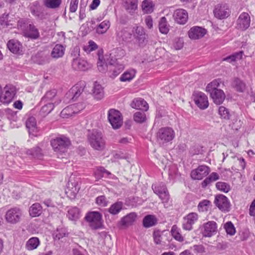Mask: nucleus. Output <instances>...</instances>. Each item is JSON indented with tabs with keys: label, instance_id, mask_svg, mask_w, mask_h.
Wrapping results in <instances>:
<instances>
[{
	"label": "nucleus",
	"instance_id": "1",
	"mask_svg": "<svg viewBox=\"0 0 255 255\" xmlns=\"http://www.w3.org/2000/svg\"><path fill=\"white\" fill-rule=\"evenodd\" d=\"M221 83V79H215L206 87V91L210 94L214 103L217 105L221 104L225 99V94L223 91L218 89Z\"/></svg>",
	"mask_w": 255,
	"mask_h": 255
},
{
	"label": "nucleus",
	"instance_id": "2",
	"mask_svg": "<svg viewBox=\"0 0 255 255\" xmlns=\"http://www.w3.org/2000/svg\"><path fill=\"white\" fill-rule=\"evenodd\" d=\"M97 66L99 70L101 72H105L109 70L112 72V76L115 77L120 74L124 69V64L121 62H116L114 64L105 63L99 57V61L97 62Z\"/></svg>",
	"mask_w": 255,
	"mask_h": 255
},
{
	"label": "nucleus",
	"instance_id": "3",
	"mask_svg": "<svg viewBox=\"0 0 255 255\" xmlns=\"http://www.w3.org/2000/svg\"><path fill=\"white\" fill-rule=\"evenodd\" d=\"M175 132L170 127H163L158 129L156 133L157 141L160 145H163L171 142L174 138Z\"/></svg>",
	"mask_w": 255,
	"mask_h": 255
},
{
	"label": "nucleus",
	"instance_id": "4",
	"mask_svg": "<svg viewBox=\"0 0 255 255\" xmlns=\"http://www.w3.org/2000/svg\"><path fill=\"white\" fill-rule=\"evenodd\" d=\"M91 146L95 150H102L105 147L106 141L101 132L93 130L88 136Z\"/></svg>",
	"mask_w": 255,
	"mask_h": 255
},
{
	"label": "nucleus",
	"instance_id": "5",
	"mask_svg": "<svg viewBox=\"0 0 255 255\" xmlns=\"http://www.w3.org/2000/svg\"><path fill=\"white\" fill-rule=\"evenodd\" d=\"M17 26L18 28L23 30V35L25 37L32 39H37L40 36L38 30L32 23L25 22L22 20H19Z\"/></svg>",
	"mask_w": 255,
	"mask_h": 255
},
{
	"label": "nucleus",
	"instance_id": "6",
	"mask_svg": "<svg viewBox=\"0 0 255 255\" xmlns=\"http://www.w3.org/2000/svg\"><path fill=\"white\" fill-rule=\"evenodd\" d=\"M23 212L21 209L17 207L11 208L8 210L5 215L6 221L11 224L19 222L22 217Z\"/></svg>",
	"mask_w": 255,
	"mask_h": 255
},
{
	"label": "nucleus",
	"instance_id": "7",
	"mask_svg": "<svg viewBox=\"0 0 255 255\" xmlns=\"http://www.w3.org/2000/svg\"><path fill=\"white\" fill-rule=\"evenodd\" d=\"M70 144L69 139L64 136L58 137L51 140V145L55 151L64 153Z\"/></svg>",
	"mask_w": 255,
	"mask_h": 255
},
{
	"label": "nucleus",
	"instance_id": "8",
	"mask_svg": "<svg viewBox=\"0 0 255 255\" xmlns=\"http://www.w3.org/2000/svg\"><path fill=\"white\" fill-rule=\"evenodd\" d=\"M102 216L98 212H91L87 214L85 220L89 223L90 226L93 229L100 228L102 225Z\"/></svg>",
	"mask_w": 255,
	"mask_h": 255
},
{
	"label": "nucleus",
	"instance_id": "9",
	"mask_svg": "<svg viewBox=\"0 0 255 255\" xmlns=\"http://www.w3.org/2000/svg\"><path fill=\"white\" fill-rule=\"evenodd\" d=\"M108 120L113 128H119L123 124V117L121 113L115 109H110L108 112Z\"/></svg>",
	"mask_w": 255,
	"mask_h": 255
},
{
	"label": "nucleus",
	"instance_id": "10",
	"mask_svg": "<svg viewBox=\"0 0 255 255\" xmlns=\"http://www.w3.org/2000/svg\"><path fill=\"white\" fill-rule=\"evenodd\" d=\"M16 94L15 88L11 85L4 87L0 95V102L7 105L13 100Z\"/></svg>",
	"mask_w": 255,
	"mask_h": 255
},
{
	"label": "nucleus",
	"instance_id": "11",
	"mask_svg": "<svg viewBox=\"0 0 255 255\" xmlns=\"http://www.w3.org/2000/svg\"><path fill=\"white\" fill-rule=\"evenodd\" d=\"M210 172V168L208 166L202 165L192 170L191 177L194 180H201L206 177Z\"/></svg>",
	"mask_w": 255,
	"mask_h": 255
},
{
	"label": "nucleus",
	"instance_id": "12",
	"mask_svg": "<svg viewBox=\"0 0 255 255\" xmlns=\"http://www.w3.org/2000/svg\"><path fill=\"white\" fill-rule=\"evenodd\" d=\"M217 232V225L214 221H209L203 224L201 233L203 237H211Z\"/></svg>",
	"mask_w": 255,
	"mask_h": 255
},
{
	"label": "nucleus",
	"instance_id": "13",
	"mask_svg": "<svg viewBox=\"0 0 255 255\" xmlns=\"http://www.w3.org/2000/svg\"><path fill=\"white\" fill-rule=\"evenodd\" d=\"M214 203L222 212H228L230 210V203L228 198L224 195H219L216 197Z\"/></svg>",
	"mask_w": 255,
	"mask_h": 255
},
{
	"label": "nucleus",
	"instance_id": "14",
	"mask_svg": "<svg viewBox=\"0 0 255 255\" xmlns=\"http://www.w3.org/2000/svg\"><path fill=\"white\" fill-rule=\"evenodd\" d=\"M80 188V187L77 181L71 180L67 184L65 193L70 199H74L76 198Z\"/></svg>",
	"mask_w": 255,
	"mask_h": 255
},
{
	"label": "nucleus",
	"instance_id": "15",
	"mask_svg": "<svg viewBox=\"0 0 255 255\" xmlns=\"http://www.w3.org/2000/svg\"><path fill=\"white\" fill-rule=\"evenodd\" d=\"M133 37L140 46L144 45L147 42V35L144 29L141 26H137L132 30Z\"/></svg>",
	"mask_w": 255,
	"mask_h": 255
},
{
	"label": "nucleus",
	"instance_id": "16",
	"mask_svg": "<svg viewBox=\"0 0 255 255\" xmlns=\"http://www.w3.org/2000/svg\"><path fill=\"white\" fill-rule=\"evenodd\" d=\"M125 55V50L120 48H115L111 51L109 58L106 59L107 64H114L116 62H120L119 60Z\"/></svg>",
	"mask_w": 255,
	"mask_h": 255
},
{
	"label": "nucleus",
	"instance_id": "17",
	"mask_svg": "<svg viewBox=\"0 0 255 255\" xmlns=\"http://www.w3.org/2000/svg\"><path fill=\"white\" fill-rule=\"evenodd\" d=\"M198 215L195 212H191L187 214L184 218L183 228L184 230L190 231L193 228V225L197 221Z\"/></svg>",
	"mask_w": 255,
	"mask_h": 255
},
{
	"label": "nucleus",
	"instance_id": "18",
	"mask_svg": "<svg viewBox=\"0 0 255 255\" xmlns=\"http://www.w3.org/2000/svg\"><path fill=\"white\" fill-rule=\"evenodd\" d=\"M194 101L197 106L201 109H206L208 106V98L202 92H197L194 95Z\"/></svg>",
	"mask_w": 255,
	"mask_h": 255
},
{
	"label": "nucleus",
	"instance_id": "19",
	"mask_svg": "<svg viewBox=\"0 0 255 255\" xmlns=\"http://www.w3.org/2000/svg\"><path fill=\"white\" fill-rule=\"evenodd\" d=\"M207 33V30L200 26H193L188 31V34L191 39L196 40L202 38Z\"/></svg>",
	"mask_w": 255,
	"mask_h": 255
},
{
	"label": "nucleus",
	"instance_id": "20",
	"mask_svg": "<svg viewBox=\"0 0 255 255\" xmlns=\"http://www.w3.org/2000/svg\"><path fill=\"white\" fill-rule=\"evenodd\" d=\"M137 218V215L134 212H131L126 216L123 217L121 219L119 224L121 226L127 228L132 225L135 221Z\"/></svg>",
	"mask_w": 255,
	"mask_h": 255
},
{
	"label": "nucleus",
	"instance_id": "21",
	"mask_svg": "<svg viewBox=\"0 0 255 255\" xmlns=\"http://www.w3.org/2000/svg\"><path fill=\"white\" fill-rule=\"evenodd\" d=\"M72 68L76 71H86L89 68L88 62L80 58L72 60Z\"/></svg>",
	"mask_w": 255,
	"mask_h": 255
},
{
	"label": "nucleus",
	"instance_id": "22",
	"mask_svg": "<svg viewBox=\"0 0 255 255\" xmlns=\"http://www.w3.org/2000/svg\"><path fill=\"white\" fill-rule=\"evenodd\" d=\"M83 90V86L77 84L70 89L67 93L66 95L67 97L71 98L73 101H75L82 93Z\"/></svg>",
	"mask_w": 255,
	"mask_h": 255
},
{
	"label": "nucleus",
	"instance_id": "23",
	"mask_svg": "<svg viewBox=\"0 0 255 255\" xmlns=\"http://www.w3.org/2000/svg\"><path fill=\"white\" fill-rule=\"evenodd\" d=\"M7 46L8 49L13 53L20 54L22 51V45L15 39L9 40L7 43Z\"/></svg>",
	"mask_w": 255,
	"mask_h": 255
},
{
	"label": "nucleus",
	"instance_id": "24",
	"mask_svg": "<svg viewBox=\"0 0 255 255\" xmlns=\"http://www.w3.org/2000/svg\"><path fill=\"white\" fill-rule=\"evenodd\" d=\"M213 12L214 16H229L231 11L226 4H218L215 6Z\"/></svg>",
	"mask_w": 255,
	"mask_h": 255
},
{
	"label": "nucleus",
	"instance_id": "25",
	"mask_svg": "<svg viewBox=\"0 0 255 255\" xmlns=\"http://www.w3.org/2000/svg\"><path fill=\"white\" fill-rule=\"evenodd\" d=\"M131 106L133 108L144 111H147L149 108L147 103L144 99L141 98L133 100L131 104Z\"/></svg>",
	"mask_w": 255,
	"mask_h": 255
},
{
	"label": "nucleus",
	"instance_id": "26",
	"mask_svg": "<svg viewBox=\"0 0 255 255\" xmlns=\"http://www.w3.org/2000/svg\"><path fill=\"white\" fill-rule=\"evenodd\" d=\"M92 94L95 99L99 100L104 96V89L97 82H95L92 90Z\"/></svg>",
	"mask_w": 255,
	"mask_h": 255
},
{
	"label": "nucleus",
	"instance_id": "27",
	"mask_svg": "<svg viewBox=\"0 0 255 255\" xmlns=\"http://www.w3.org/2000/svg\"><path fill=\"white\" fill-rule=\"evenodd\" d=\"M163 13L166 16L172 15L173 16H187V12L182 8L175 10L173 7L167 8L163 11Z\"/></svg>",
	"mask_w": 255,
	"mask_h": 255
},
{
	"label": "nucleus",
	"instance_id": "28",
	"mask_svg": "<svg viewBox=\"0 0 255 255\" xmlns=\"http://www.w3.org/2000/svg\"><path fill=\"white\" fill-rule=\"evenodd\" d=\"M250 17H239L237 21V27L245 30L250 26Z\"/></svg>",
	"mask_w": 255,
	"mask_h": 255
},
{
	"label": "nucleus",
	"instance_id": "29",
	"mask_svg": "<svg viewBox=\"0 0 255 255\" xmlns=\"http://www.w3.org/2000/svg\"><path fill=\"white\" fill-rule=\"evenodd\" d=\"M157 222V220L155 216L148 215L144 217L142 224L144 227L147 228L155 226Z\"/></svg>",
	"mask_w": 255,
	"mask_h": 255
},
{
	"label": "nucleus",
	"instance_id": "30",
	"mask_svg": "<svg viewBox=\"0 0 255 255\" xmlns=\"http://www.w3.org/2000/svg\"><path fill=\"white\" fill-rule=\"evenodd\" d=\"M124 204L121 201H117L111 205L108 212L113 215L118 214L123 209Z\"/></svg>",
	"mask_w": 255,
	"mask_h": 255
},
{
	"label": "nucleus",
	"instance_id": "31",
	"mask_svg": "<svg viewBox=\"0 0 255 255\" xmlns=\"http://www.w3.org/2000/svg\"><path fill=\"white\" fill-rule=\"evenodd\" d=\"M42 208L41 205L38 203H35L29 208V215L32 217H38L42 213Z\"/></svg>",
	"mask_w": 255,
	"mask_h": 255
},
{
	"label": "nucleus",
	"instance_id": "32",
	"mask_svg": "<svg viewBox=\"0 0 255 255\" xmlns=\"http://www.w3.org/2000/svg\"><path fill=\"white\" fill-rule=\"evenodd\" d=\"M65 48L61 44H56L51 52V56L54 58L62 57L65 52Z\"/></svg>",
	"mask_w": 255,
	"mask_h": 255
},
{
	"label": "nucleus",
	"instance_id": "33",
	"mask_svg": "<svg viewBox=\"0 0 255 255\" xmlns=\"http://www.w3.org/2000/svg\"><path fill=\"white\" fill-rule=\"evenodd\" d=\"M56 95V92L55 90L48 91L42 98L41 101L44 103H53L52 101L54 100V99L56 98V101L55 102H57L60 99L57 98Z\"/></svg>",
	"mask_w": 255,
	"mask_h": 255
},
{
	"label": "nucleus",
	"instance_id": "34",
	"mask_svg": "<svg viewBox=\"0 0 255 255\" xmlns=\"http://www.w3.org/2000/svg\"><path fill=\"white\" fill-rule=\"evenodd\" d=\"M40 244V241L37 237H32L26 242L25 245L26 249L28 251L36 249Z\"/></svg>",
	"mask_w": 255,
	"mask_h": 255
},
{
	"label": "nucleus",
	"instance_id": "35",
	"mask_svg": "<svg viewBox=\"0 0 255 255\" xmlns=\"http://www.w3.org/2000/svg\"><path fill=\"white\" fill-rule=\"evenodd\" d=\"M233 87L239 92H243L246 88V84L241 79L235 78L232 84Z\"/></svg>",
	"mask_w": 255,
	"mask_h": 255
},
{
	"label": "nucleus",
	"instance_id": "36",
	"mask_svg": "<svg viewBox=\"0 0 255 255\" xmlns=\"http://www.w3.org/2000/svg\"><path fill=\"white\" fill-rule=\"evenodd\" d=\"M26 127L30 133L37 131L36 121L34 117H30L26 121Z\"/></svg>",
	"mask_w": 255,
	"mask_h": 255
},
{
	"label": "nucleus",
	"instance_id": "37",
	"mask_svg": "<svg viewBox=\"0 0 255 255\" xmlns=\"http://www.w3.org/2000/svg\"><path fill=\"white\" fill-rule=\"evenodd\" d=\"M67 216L71 221H76L80 218V211L77 207H71L68 210Z\"/></svg>",
	"mask_w": 255,
	"mask_h": 255
},
{
	"label": "nucleus",
	"instance_id": "38",
	"mask_svg": "<svg viewBox=\"0 0 255 255\" xmlns=\"http://www.w3.org/2000/svg\"><path fill=\"white\" fill-rule=\"evenodd\" d=\"M154 4L149 0H144L141 4V8L144 13H150L154 9Z\"/></svg>",
	"mask_w": 255,
	"mask_h": 255
},
{
	"label": "nucleus",
	"instance_id": "39",
	"mask_svg": "<svg viewBox=\"0 0 255 255\" xmlns=\"http://www.w3.org/2000/svg\"><path fill=\"white\" fill-rule=\"evenodd\" d=\"M123 4L127 10L131 12L137 8V0H123Z\"/></svg>",
	"mask_w": 255,
	"mask_h": 255
},
{
	"label": "nucleus",
	"instance_id": "40",
	"mask_svg": "<svg viewBox=\"0 0 255 255\" xmlns=\"http://www.w3.org/2000/svg\"><path fill=\"white\" fill-rule=\"evenodd\" d=\"M136 71L134 69L128 70L124 72L120 78V81L122 82L130 81L135 75Z\"/></svg>",
	"mask_w": 255,
	"mask_h": 255
},
{
	"label": "nucleus",
	"instance_id": "41",
	"mask_svg": "<svg viewBox=\"0 0 255 255\" xmlns=\"http://www.w3.org/2000/svg\"><path fill=\"white\" fill-rule=\"evenodd\" d=\"M73 105L67 106L61 111L60 116L63 118H69L73 116L76 114Z\"/></svg>",
	"mask_w": 255,
	"mask_h": 255
},
{
	"label": "nucleus",
	"instance_id": "42",
	"mask_svg": "<svg viewBox=\"0 0 255 255\" xmlns=\"http://www.w3.org/2000/svg\"><path fill=\"white\" fill-rule=\"evenodd\" d=\"M152 188L154 193L157 195L168 191L165 185L162 182L153 184Z\"/></svg>",
	"mask_w": 255,
	"mask_h": 255
},
{
	"label": "nucleus",
	"instance_id": "43",
	"mask_svg": "<svg viewBox=\"0 0 255 255\" xmlns=\"http://www.w3.org/2000/svg\"><path fill=\"white\" fill-rule=\"evenodd\" d=\"M110 26V21L109 20H105L97 26L96 31L99 34H103L107 31Z\"/></svg>",
	"mask_w": 255,
	"mask_h": 255
},
{
	"label": "nucleus",
	"instance_id": "44",
	"mask_svg": "<svg viewBox=\"0 0 255 255\" xmlns=\"http://www.w3.org/2000/svg\"><path fill=\"white\" fill-rule=\"evenodd\" d=\"M68 235V233L66 228L62 227L57 228L54 234L55 238L57 240H60L63 237H66Z\"/></svg>",
	"mask_w": 255,
	"mask_h": 255
},
{
	"label": "nucleus",
	"instance_id": "45",
	"mask_svg": "<svg viewBox=\"0 0 255 255\" xmlns=\"http://www.w3.org/2000/svg\"><path fill=\"white\" fill-rule=\"evenodd\" d=\"M159 29L161 33L167 34L169 31V26L167 25L165 17H162L159 23Z\"/></svg>",
	"mask_w": 255,
	"mask_h": 255
},
{
	"label": "nucleus",
	"instance_id": "46",
	"mask_svg": "<svg viewBox=\"0 0 255 255\" xmlns=\"http://www.w3.org/2000/svg\"><path fill=\"white\" fill-rule=\"evenodd\" d=\"M171 233L172 237L177 241L179 242H182L184 238L179 232V229L176 225L172 226L171 230Z\"/></svg>",
	"mask_w": 255,
	"mask_h": 255
},
{
	"label": "nucleus",
	"instance_id": "47",
	"mask_svg": "<svg viewBox=\"0 0 255 255\" xmlns=\"http://www.w3.org/2000/svg\"><path fill=\"white\" fill-rule=\"evenodd\" d=\"M98 48V45L94 41L90 40L83 46V50L86 52L89 53L97 49Z\"/></svg>",
	"mask_w": 255,
	"mask_h": 255
},
{
	"label": "nucleus",
	"instance_id": "48",
	"mask_svg": "<svg viewBox=\"0 0 255 255\" xmlns=\"http://www.w3.org/2000/svg\"><path fill=\"white\" fill-rule=\"evenodd\" d=\"M134 121L137 123H143L146 120V116L144 112H136L133 115Z\"/></svg>",
	"mask_w": 255,
	"mask_h": 255
},
{
	"label": "nucleus",
	"instance_id": "49",
	"mask_svg": "<svg viewBox=\"0 0 255 255\" xmlns=\"http://www.w3.org/2000/svg\"><path fill=\"white\" fill-rule=\"evenodd\" d=\"M216 187L218 190L225 193H228L231 190L230 185L224 182H218L216 184Z\"/></svg>",
	"mask_w": 255,
	"mask_h": 255
},
{
	"label": "nucleus",
	"instance_id": "50",
	"mask_svg": "<svg viewBox=\"0 0 255 255\" xmlns=\"http://www.w3.org/2000/svg\"><path fill=\"white\" fill-rule=\"evenodd\" d=\"M26 153L28 155H32L35 157L39 158L42 156V150L39 147H33L29 149L26 151Z\"/></svg>",
	"mask_w": 255,
	"mask_h": 255
},
{
	"label": "nucleus",
	"instance_id": "51",
	"mask_svg": "<svg viewBox=\"0 0 255 255\" xmlns=\"http://www.w3.org/2000/svg\"><path fill=\"white\" fill-rule=\"evenodd\" d=\"M61 3V0H45L44 1L45 5L51 8L58 7Z\"/></svg>",
	"mask_w": 255,
	"mask_h": 255
},
{
	"label": "nucleus",
	"instance_id": "52",
	"mask_svg": "<svg viewBox=\"0 0 255 255\" xmlns=\"http://www.w3.org/2000/svg\"><path fill=\"white\" fill-rule=\"evenodd\" d=\"M61 102L60 100H58L57 102H54V103H48L42 108V111L47 113V114L50 113L53 109L54 105H57Z\"/></svg>",
	"mask_w": 255,
	"mask_h": 255
},
{
	"label": "nucleus",
	"instance_id": "53",
	"mask_svg": "<svg viewBox=\"0 0 255 255\" xmlns=\"http://www.w3.org/2000/svg\"><path fill=\"white\" fill-rule=\"evenodd\" d=\"M243 51H240L224 58V61H228L230 62L235 61L237 59H240L243 56Z\"/></svg>",
	"mask_w": 255,
	"mask_h": 255
},
{
	"label": "nucleus",
	"instance_id": "54",
	"mask_svg": "<svg viewBox=\"0 0 255 255\" xmlns=\"http://www.w3.org/2000/svg\"><path fill=\"white\" fill-rule=\"evenodd\" d=\"M158 196L162 201V203L164 204L165 207H167L168 205H170V204H168L170 200V195L168 191L161 193Z\"/></svg>",
	"mask_w": 255,
	"mask_h": 255
},
{
	"label": "nucleus",
	"instance_id": "55",
	"mask_svg": "<svg viewBox=\"0 0 255 255\" xmlns=\"http://www.w3.org/2000/svg\"><path fill=\"white\" fill-rule=\"evenodd\" d=\"M211 202L208 200H204L201 201L198 205V209L199 212L207 211Z\"/></svg>",
	"mask_w": 255,
	"mask_h": 255
},
{
	"label": "nucleus",
	"instance_id": "56",
	"mask_svg": "<svg viewBox=\"0 0 255 255\" xmlns=\"http://www.w3.org/2000/svg\"><path fill=\"white\" fill-rule=\"evenodd\" d=\"M224 228L227 234L230 235H234L236 233L235 228L233 224L231 222L229 221L224 225Z\"/></svg>",
	"mask_w": 255,
	"mask_h": 255
},
{
	"label": "nucleus",
	"instance_id": "57",
	"mask_svg": "<svg viewBox=\"0 0 255 255\" xmlns=\"http://www.w3.org/2000/svg\"><path fill=\"white\" fill-rule=\"evenodd\" d=\"M111 173L106 170L104 167H99L96 171L95 174L96 178L97 179H100L104 176L105 174L109 175Z\"/></svg>",
	"mask_w": 255,
	"mask_h": 255
},
{
	"label": "nucleus",
	"instance_id": "58",
	"mask_svg": "<svg viewBox=\"0 0 255 255\" xmlns=\"http://www.w3.org/2000/svg\"><path fill=\"white\" fill-rule=\"evenodd\" d=\"M219 114L223 119L228 120L230 118V113L228 110L223 106H221L219 108Z\"/></svg>",
	"mask_w": 255,
	"mask_h": 255
},
{
	"label": "nucleus",
	"instance_id": "59",
	"mask_svg": "<svg viewBox=\"0 0 255 255\" xmlns=\"http://www.w3.org/2000/svg\"><path fill=\"white\" fill-rule=\"evenodd\" d=\"M96 203L100 206L105 207L107 206L108 201L105 196H100L96 198Z\"/></svg>",
	"mask_w": 255,
	"mask_h": 255
},
{
	"label": "nucleus",
	"instance_id": "60",
	"mask_svg": "<svg viewBox=\"0 0 255 255\" xmlns=\"http://www.w3.org/2000/svg\"><path fill=\"white\" fill-rule=\"evenodd\" d=\"M153 237L154 243L157 244H160L161 242V233L159 230L154 231L153 233Z\"/></svg>",
	"mask_w": 255,
	"mask_h": 255
},
{
	"label": "nucleus",
	"instance_id": "61",
	"mask_svg": "<svg viewBox=\"0 0 255 255\" xmlns=\"http://www.w3.org/2000/svg\"><path fill=\"white\" fill-rule=\"evenodd\" d=\"M80 52V50L79 46H76L73 48L71 53V56L73 57V60L79 58Z\"/></svg>",
	"mask_w": 255,
	"mask_h": 255
},
{
	"label": "nucleus",
	"instance_id": "62",
	"mask_svg": "<svg viewBox=\"0 0 255 255\" xmlns=\"http://www.w3.org/2000/svg\"><path fill=\"white\" fill-rule=\"evenodd\" d=\"M79 0H71L70 4V11L71 12H75L78 7Z\"/></svg>",
	"mask_w": 255,
	"mask_h": 255
},
{
	"label": "nucleus",
	"instance_id": "63",
	"mask_svg": "<svg viewBox=\"0 0 255 255\" xmlns=\"http://www.w3.org/2000/svg\"><path fill=\"white\" fill-rule=\"evenodd\" d=\"M74 107L75 113L78 114L80 111L83 110L85 108V104L84 103H78L75 104H73Z\"/></svg>",
	"mask_w": 255,
	"mask_h": 255
},
{
	"label": "nucleus",
	"instance_id": "64",
	"mask_svg": "<svg viewBox=\"0 0 255 255\" xmlns=\"http://www.w3.org/2000/svg\"><path fill=\"white\" fill-rule=\"evenodd\" d=\"M174 47L177 49H180L182 48L183 45V40L181 38H176L174 40Z\"/></svg>",
	"mask_w": 255,
	"mask_h": 255
}]
</instances>
